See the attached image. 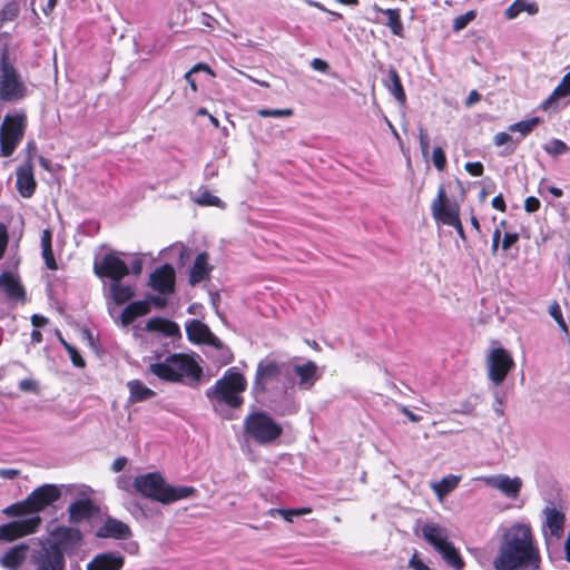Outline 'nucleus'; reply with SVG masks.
I'll use <instances>...</instances> for the list:
<instances>
[{
	"instance_id": "de8ad7c7",
	"label": "nucleus",
	"mask_w": 570,
	"mask_h": 570,
	"mask_svg": "<svg viewBox=\"0 0 570 570\" xmlns=\"http://www.w3.org/2000/svg\"><path fill=\"white\" fill-rule=\"evenodd\" d=\"M549 314L551 315V317L558 323V325L560 326V328L564 332V333H568V325L562 316V311H561V307L560 305L557 303V302H553L550 306H549Z\"/></svg>"
},
{
	"instance_id": "a18cd8bd",
	"label": "nucleus",
	"mask_w": 570,
	"mask_h": 570,
	"mask_svg": "<svg viewBox=\"0 0 570 570\" xmlns=\"http://www.w3.org/2000/svg\"><path fill=\"white\" fill-rule=\"evenodd\" d=\"M293 114H294V111L292 108H284V109L262 108V109L257 110V115L263 118H266V117H275V118L291 117Z\"/></svg>"
},
{
	"instance_id": "774afa93",
	"label": "nucleus",
	"mask_w": 570,
	"mask_h": 570,
	"mask_svg": "<svg viewBox=\"0 0 570 570\" xmlns=\"http://www.w3.org/2000/svg\"><path fill=\"white\" fill-rule=\"evenodd\" d=\"M19 474V471L16 469H1L0 476L3 479H14Z\"/></svg>"
},
{
	"instance_id": "20e7f679",
	"label": "nucleus",
	"mask_w": 570,
	"mask_h": 570,
	"mask_svg": "<svg viewBox=\"0 0 570 570\" xmlns=\"http://www.w3.org/2000/svg\"><path fill=\"white\" fill-rule=\"evenodd\" d=\"M132 488L141 497L159 502L170 504L179 500L194 497L197 490L194 487L171 485L166 482L159 472H148L134 479Z\"/></svg>"
},
{
	"instance_id": "603ef678",
	"label": "nucleus",
	"mask_w": 570,
	"mask_h": 570,
	"mask_svg": "<svg viewBox=\"0 0 570 570\" xmlns=\"http://www.w3.org/2000/svg\"><path fill=\"white\" fill-rule=\"evenodd\" d=\"M419 139H420L421 153H422L423 157L426 158L429 155L430 142H429L428 132L423 127H420V129H419Z\"/></svg>"
},
{
	"instance_id": "4c0bfd02",
	"label": "nucleus",
	"mask_w": 570,
	"mask_h": 570,
	"mask_svg": "<svg viewBox=\"0 0 570 570\" xmlns=\"http://www.w3.org/2000/svg\"><path fill=\"white\" fill-rule=\"evenodd\" d=\"M460 480V476L450 474L444 476L440 482L433 483L432 489L439 499H442L459 485Z\"/></svg>"
},
{
	"instance_id": "412c9836",
	"label": "nucleus",
	"mask_w": 570,
	"mask_h": 570,
	"mask_svg": "<svg viewBox=\"0 0 570 570\" xmlns=\"http://www.w3.org/2000/svg\"><path fill=\"white\" fill-rule=\"evenodd\" d=\"M96 535L99 538H112L122 540L131 537V530L125 522L109 517L97 530Z\"/></svg>"
},
{
	"instance_id": "aec40b11",
	"label": "nucleus",
	"mask_w": 570,
	"mask_h": 570,
	"mask_svg": "<svg viewBox=\"0 0 570 570\" xmlns=\"http://www.w3.org/2000/svg\"><path fill=\"white\" fill-rule=\"evenodd\" d=\"M421 533L423 539L432 546L435 551L450 542L448 529L436 522H425L421 527Z\"/></svg>"
},
{
	"instance_id": "58836bf2",
	"label": "nucleus",
	"mask_w": 570,
	"mask_h": 570,
	"mask_svg": "<svg viewBox=\"0 0 570 570\" xmlns=\"http://www.w3.org/2000/svg\"><path fill=\"white\" fill-rule=\"evenodd\" d=\"M312 509L308 507L299 508V509H269L267 511V515L275 518L276 515L282 517L284 520L288 522H293L294 517H301L305 514H309Z\"/></svg>"
},
{
	"instance_id": "c756f323",
	"label": "nucleus",
	"mask_w": 570,
	"mask_h": 570,
	"mask_svg": "<svg viewBox=\"0 0 570 570\" xmlns=\"http://www.w3.org/2000/svg\"><path fill=\"white\" fill-rule=\"evenodd\" d=\"M68 512L69 519L73 523L89 519L94 512L92 501L88 498L77 500L69 505Z\"/></svg>"
},
{
	"instance_id": "f3484780",
	"label": "nucleus",
	"mask_w": 570,
	"mask_h": 570,
	"mask_svg": "<svg viewBox=\"0 0 570 570\" xmlns=\"http://www.w3.org/2000/svg\"><path fill=\"white\" fill-rule=\"evenodd\" d=\"M186 333L189 341L203 343L217 348L223 347L222 341L209 330V327L198 320H191L186 324Z\"/></svg>"
},
{
	"instance_id": "4d7b16f0",
	"label": "nucleus",
	"mask_w": 570,
	"mask_h": 570,
	"mask_svg": "<svg viewBox=\"0 0 570 570\" xmlns=\"http://www.w3.org/2000/svg\"><path fill=\"white\" fill-rule=\"evenodd\" d=\"M540 200L537 197L529 196L524 200V209L528 213H535L540 208Z\"/></svg>"
},
{
	"instance_id": "393cba45",
	"label": "nucleus",
	"mask_w": 570,
	"mask_h": 570,
	"mask_svg": "<svg viewBox=\"0 0 570 570\" xmlns=\"http://www.w3.org/2000/svg\"><path fill=\"white\" fill-rule=\"evenodd\" d=\"M570 96V71L566 73L560 81V83L554 88L551 95L542 102V108L544 110L548 109H558L561 106H566L567 102H563L566 98Z\"/></svg>"
},
{
	"instance_id": "6e6552de",
	"label": "nucleus",
	"mask_w": 570,
	"mask_h": 570,
	"mask_svg": "<svg viewBox=\"0 0 570 570\" xmlns=\"http://www.w3.org/2000/svg\"><path fill=\"white\" fill-rule=\"evenodd\" d=\"M61 497V491L58 485L43 484L33 490L26 500L13 503L6 509L3 513L8 517H22L31 514V517H39L38 513L47 507L55 503Z\"/></svg>"
},
{
	"instance_id": "e2e57ef3",
	"label": "nucleus",
	"mask_w": 570,
	"mask_h": 570,
	"mask_svg": "<svg viewBox=\"0 0 570 570\" xmlns=\"http://www.w3.org/2000/svg\"><path fill=\"white\" fill-rule=\"evenodd\" d=\"M19 389L21 391H26V392L35 391L37 389V383H36V381H33L31 379H24V380L20 381Z\"/></svg>"
},
{
	"instance_id": "473e14b6",
	"label": "nucleus",
	"mask_w": 570,
	"mask_h": 570,
	"mask_svg": "<svg viewBox=\"0 0 570 570\" xmlns=\"http://www.w3.org/2000/svg\"><path fill=\"white\" fill-rule=\"evenodd\" d=\"M384 85L390 94L400 102L404 104L406 96L400 79L397 71L391 68L387 72V78L384 80Z\"/></svg>"
},
{
	"instance_id": "680f3d73",
	"label": "nucleus",
	"mask_w": 570,
	"mask_h": 570,
	"mask_svg": "<svg viewBox=\"0 0 570 570\" xmlns=\"http://www.w3.org/2000/svg\"><path fill=\"white\" fill-rule=\"evenodd\" d=\"M117 487L124 491H130L132 484L130 478L127 475H120L117 478Z\"/></svg>"
},
{
	"instance_id": "a211bd4d",
	"label": "nucleus",
	"mask_w": 570,
	"mask_h": 570,
	"mask_svg": "<svg viewBox=\"0 0 570 570\" xmlns=\"http://www.w3.org/2000/svg\"><path fill=\"white\" fill-rule=\"evenodd\" d=\"M175 285V271L169 264L155 269L149 276V286L163 294L171 293Z\"/></svg>"
},
{
	"instance_id": "ddd939ff",
	"label": "nucleus",
	"mask_w": 570,
	"mask_h": 570,
	"mask_svg": "<svg viewBox=\"0 0 570 570\" xmlns=\"http://www.w3.org/2000/svg\"><path fill=\"white\" fill-rule=\"evenodd\" d=\"M431 213L436 222L448 226L458 223V219H460V206L456 202L448 198L443 185L439 187L436 197L431 204Z\"/></svg>"
},
{
	"instance_id": "13d9d810",
	"label": "nucleus",
	"mask_w": 570,
	"mask_h": 570,
	"mask_svg": "<svg viewBox=\"0 0 570 570\" xmlns=\"http://www.w3.org/2000/svg\"><path fill=\"white\" fill-rule=\"evenodd\" d=\"M519 239V235L517 233H505L502 239V249L508 250L512 245H514Z\"/></svg>"
},
{
	"instance_id": "f8f14e48",
	"label": "nucleus",
	"mask_w": 570,
	"mask_h": 570,
	"mask_svg": "<svg viewBox=\"0 0 570 570\" xmlns=\"http://www.w3.org/2000/svg\"><path fill=\"white\" fill-rule=\"evenodd\" d=\"M487 366L489 380L498 386L513 368L514 361L507 350L497 347L490 351L487 357Z\"/></svg>"
},
{
	"instance_id": "09e8293b",
	"label": "nucleus",
	"mask_w": 570,
	"mask_h": 570,
	"mask_svg": "<svg viewBox=\"0 0 570 570\" xmlns=\"http://www.w3.org/2000/svg\"><path fill=\"white\" fill-rule=\"evenodd\" d=\"M199 70H205L207 72H210V68L205 63H197L189 71H187L184 76L185 80L189 85L193 92L197 91V85L195 79L193 78V75Z\"/></svg>"
},
{
	"instance_id": "7c9ffc66",
	"label": "nucleus",
	"mask_w": 570,
	"mask_h": 570,
	"mask_svg": "<svg viewBox=\"0 0 570 570\" xmlns=\"http://www.w3.org/2000/svg\"><path fill=\"white\" fill-rule=\"evenodd\" d=\"M127 387L129 390V402L130 403H139L147 401L156 395L155 391L146 386L139 380H131L127 382Z\"/></svg>"
},
{
	"instance_id": "a19ab883",
	"label": "nucleus",
	"mask_w": 570,
	"mask_h": 570,
	"mask_svg": "<svg viewBox=\"0 0 570 570\" xmlns=\"http://www.w3.org/2000/svg\"><path fill=\"white\" fill-rule=\"evenodd\" d=\"M540 122L538 117L521 120L509 126L510 132H519L521 137L529 135Z\"/></svg>"
},
{
	"instance_id": "3c124183",
	"label": "nucleus",
	"mask_w": 570,
	"mask_h": 570,
	"mask_svg": "<svg viewBox=\"0 0 570 570\" xmlns=\"http://www.w3.org/2000/svg\"><path fill=\"white\" fill-rule=\"evenodd\" d=\"M66 350H67L69 357L75 366H77V367L85 366V361L76 347H73L72 345H66Z\"/></svg>"
},
{
	"instance_id": "9b49d317",
	"label": "nucleus",
	"mask_w": 570,
	"mask_h": 570,
	"mask_svg": "<svg viewBox=\"0 0 570 570\" xmlns=\"http://www.w3.org/2000/svg\"><path fill=\"white\" fill-rule=\"evenodd\" d=\"M26 85L14 67L3 55L0 65V99L16 101L26 95Z\"/></svg>"
},
{
	"instance_id": "c85d7f7f",
	"label": "nucleus",
	"mask_w": 570,
	"mask_h": 570,
	"mask_svg": "<svg viewBox=\"0 0 570 570\" xmlns=\"http://www.w3.org/2000/svg\"><path fill=\"white\" fill-rule=\"evenodd\" d=\"M150 312V303L148 301H135L129 303L120 315L122 326H128L138 316L146 315Z\"/></svg>"
},
{
	"instance_id": "6e6d98bb",
	"label": "nucleus",
	"mask_w": 570,
	"mask_h": 570,
	"mask_svg": "<svg viewBox=\"0 0 570 570\" xmlns=\"http://www.w3.org/2000/svg\"><path fill=\"white\" fill-rule=\"evenodd\" d=\"M17 16V8L14 4H7L1 11H0V20H12Z\"/></svg>"
},
{
	"instance_id": "72a5a7b5",
	"label": "nucleus",
	"mask_w": 570,
	"mask_h": 570,
	"mask_svg": "<svg viewBox=\"0 0 570 570\" xmlns=\"http://www.w3.org/2000/svg\"><path fill=\"white\" fill-rule=\"evenodd\" d=\"M52 234L49 229H43L41 234V255L47 268L55 271L58 268L52 252Z\"/></svg>"
},
{
	"instance_id": "4be33fe9",
	"label": "nucleus",
	"mask_w": 570,
	"mask_h": 570,
	"mask_svg": "<svg viewBox=\"0 0 570 570\" xmlns=\"http://www.w3.org/2000/svg\"><path fill=\"white\" fill-rule=\"evenodd\" d=\"M371 9L377 13H383L386 17L385 21H382L377 18L372 19V21L386 26L394 36H404V27L402 23L400 9H383L376 3H374Z\"/></svg>"
},
{
	"instance_id": "dca6fc26",
	"label": "nucleus",
	"mask_w": 570,
	"mask_h": 570,
	"mask_svg": "<svg viewBox=\"0 0 570 570\" xmlns=\"http://www.w3.org/2000/svg\"><path fill=\"white\" fill-rule=\"evenodd\" d=\"M544 521L542 533L546 540L549 538L560 539L564 532L566 515L552 503L547 505L543 511Z\"/></svg>"
},
{
	"instance_id": "69168bd1",
	"label": "nucleus",
	"mask_w": 570,
	"mask_h": 570,
	"mask_svg": "<svg viewBox=\"0 0 570 570\" xmlns=\"http://www.w3.org/2000/svg\"><path fill=\"white\" fill-rule=\"evenodd\" d=\"M492 207L500 210V212H505V202L502 197V195H498L495 196L493 199H492Z\"/></svg>"
},
{
	"instance_id": "6ab92c4d",
	"label": "nucleus",
	"mask_w": 570,
	"mask_h": 570,
	"mask_svg": "<svg viewBox=\"0 0 570 570\" xmlns=\"http://www.w3.org/2000/svg\"><path fill=\"white\" fill-rule=\"evenodd\" d=\"M0 294L9 302H22L26 295L19 277L11 272H3L0 275Z\"/></svg>"
},
{
	"instance_id": "a878e982",
	"label": "nucleus",
	"mask_w": 570,
	"mask_h": 570,
	"mask_svg": "<svg viewBox=\"0 0 570 570\" xmlns=\"http://www.w3.org/2000/svg\"><path fill=\"white\" fill-rule=\"evenodd\" d=\"M213 271V266L209 263V256L207 253H200L196 256L193 266L189 271V283L195 286L200 282L207 279Z\"/></svg>"
},
{
	"instance_id": "e433bc0d",
	"label": "nucleus",
	"mask_w": 570,
	"mask_h": 570,
	"mask_svg": "<svg viewBox=\"0 0 570 570\" xmlns=\"http://www.w3.org/2000/svg\"><path fill=\"white\" fill-rule=\"evenodd\" d=\"M146 330L150 332H161L169 336L178 332V327L175 323L160 317L150 318L146 323Z\"/></svg>"
},
{
	"instance_id": "423d86ee",
	"label": "nucleus",
	"mask_w": 570,
	"mask_h": 570,
	"mask_svg": "<svg viewBox=\"0 0 570 570\" xmlns=\"http://www.w3.org/2000/svg\"><path fill=\"white\" fill-rule=\"evenodd\" d=\"M246 387L245 376L236 367H230L216 381L214 386L207 390L206 395L210 400L236 409L244 402L242 393Z\"/></svg>"
},
{
	"instance_id": "5fc2aeb1",
	"label": "nucleus",
	"mask_w": 570,
	"mask_h": 570,
	"mask_svg": "<svg viewBox=\"0 0 570 570\" xmlns=\"http://www.w3.org/2000/svg\"><path fill=\"white\" fill-rule=\"evenodd\" d=\"M409 567L413 570H430L428 564L419 557L417 552H414L409 561Z\"/></svg>"
},
{
	"instance_id": "864d4df0",
	"label": "nucleus",
	"mask_w": 570,
	"mask_h": 570,
	"mask_svg": "<svg viewBox=\"0 0 570 570\" xmlns=\"http://www.w3.org/2000/svg\"><path fill=\"white\" fill-rule=\"evenodd\" d=\"M464 168L471 176L474 177L482 176L484 170L483 165L480 161H469L465 164Z\"/></svg>"
},
{
	"instance_id": "f257e3e1",
	"label": "nucleus",
	"mask_w": 570,
	"mask_h": 570,
	"mask_svg": "<svg viewBox=\"0 0 570 570\" xmlns=\"http://www.w3.org/2000/svg\"><path fill=\"white\" fill-rule=\"evenodd\" d=\"M540 550L529 522H513L501 528L494 570H539Z\"/></svg>"
},
{
	"instance_id": "8fccbe9b",
	"label": "nucleus",
	"mask_w": 570,
	"mask_h": 570,
	"mask_svg": "<svg viewBox=\"0 0 570 570\" xmlns=\"http://www.w3.org/2000/svg\"><path fill=\"white\" fill-rule=\"evenodd\" d=\"M432 161L438 170H443L446 166V157L441 147H435L432 151Z\"/></svg>"
},
{
	"instance_id": "9d476101",
	"label": "nucleus",
	"mask_w": 570,
	"mask_h": 570,
	"mask_svg": "<svg viewBox=\"0 0 570 570\" xmlns=\"http://www.w3.org/2000/svg\"><path fill=\"white\" fill-rule=\"evenodd\" d=\"M26 129L24 115H7L0 129L1 156L9 157L21 141Z\"/></svg>"
},
{
	"instance_id": "052dcab7",
	"label": "nucleus",
	"mask_w": 570,
	"mask_h": 570,
	"mask_svg": "<svg viewBox=\"0 0 570 570\" xmlns=\"http://www.w3.org/2000/svg\"><path fill=\"white\" fill-rule=\"evenodd\" d=\"M311 67L314 70L321 71V72H326L327 69H328V63L325 60L321 59V58H314L311 61Z\"/></svg>"
},
{
	"instance_id": "5701e85b",
	"label": "nucleus",
	"mask_w": 570,
	"mask_h": 570,
	"mask_svg": "<svg viewBox=\"0 0 570 570\" xmlns=\"http://www.w3.org/2000/svg\"><path fill=\"white\" fill-rule=\"evenodd\" d=\"M293 372L298 377L297 384L302 390H311L321 376L317 365L312 361L304 364H295Z\"/></svg>"
},
{
	"instance_id": "bf43d9fd",
	"label": "nucleus",
	"mask_w": 570,
	"mask_h": 570,
	"mask_svg": "<svg viewBox=\"0 0 570 570\" xmlns=\"http://www.w3.org/2000/svg\"><path fill=\"white\" fill-rule=\"evenodd\" d=\"M8 244V232L3 224H0V259L3 256V253L7 248Z\"/></svg>"
},
{
	"instance_id": "cd10ccee",
	"label": "nucleus",
	"mask_w": 570,
	"mask_h": 570,
	"mask_svg": "<svg viewBox=\"0 0 570 570\" xmlns=\"http://www.w3.org/2000/svg\"><path fill=\"white\" fill-rule=\"evenodd\" d=\"M124 558L116 553H101L95 557L87 566V570H120Z\"/></svg>"
},
{
	"instance_id": "37998d69",
	"label": "nucleus",
	"mask_w": 570,
	"mask_h": 570,
	"mask_svg": "<svg viewBox=\"0 0 570 570\" xmlns=\"http://www.w3.org/2000/svg\"><path fill=\"white\" fill-rule=\"evenodd\" d=\"M476 18L475 10H469L464 14L458 16L453 20L452 28L455 32L463 30L471 21Z\"/></svg>"
},
{
	"instance_id": "bb28decb",
	"label": "nucleus",
	"mask_w": 570,
	"mask_h": 570,
	"mask_svg": "<svg viewBox=\"0 0 570 570\" xmlns=\"http://www.w3.org/2000/svg\"><path fill=\"white\" fill-rule=\"evenodd\" d=\"M105 295L116 305H122L135 296V287L131 284L121 283V281H114L110 282Z\"/></svg>"
},
{
	"instance_id": "f704fd0d",
	"label": "nucleus",
	"mask_w": 570,
	"mask_h": 570,
	"mask_svg": "<svg viewBox=\"0 0 570 570\" xmlns=\"http://www.w3.org/2000/svg\"><path fill=\"white\" fill-rule=\"evenodd\" d=\"M52 537L56 539L55 543H43L45 546H60L67 543H75L80 540V532L72 528L60 527L52 532Z\"/></svg>"
},
{
	"instance_id": "7ed1b4c3",
	"label": "nucleus",
	"mask_w": 570,
	"mask_h": 570,
	"mask_svg": "<svg viewBox=\"0 0 570 570\" xmlns=\"http://www.w3.org/2000/svg\"><path fill=\"white\" fill-rule=\"evenodd\" d=\"M0 563L11 570H63L65 557L57 546L39 542L33 547H12L0 558Z\"/></svg>"
},
{
	"instance_id": "49530a36",
	"label": "nucleus",
	"mask_w": 570,
	"mask_h": 570,
	"mask_svg": "<svg viewBox=\"0 0 570 570\" xmlns=\"http://www.w3.org/2000/svg\"><path fill=\"white\" fill-rule=\"evenodd\" d=\"M196 203L202 206L224 207V203L209 191H203L196 199Z\"/></svg>"
},
{
	"instance_id": "79ce46f5",
	"label": "nucleus",
	"mask_w": 570,
	"mask_h": 570,
	"mask_svg": "<svg viewBox=\"0 0 570 570\" xmlns=\"http://www.w3.org/2000/svg\"><path fill=\"white\" fill-rule=\"evenodd\" d=\"M493 140L494 144L499 147L509 146L510 151L512 153L515 149L517 145L521 141V138L514 139L509 132L501 131L494 136Z\"/></svg>"
},
{
	"instance_id": "39448f33",
	"label": "nucleus",
	"mask_w": 570,
	"mask_h": 570,
	"mask_svg": "<svg viewBox=\"0 0 570 570\" xmlns=\"http://www.w3.org/2000/svg\"><path fill=\"white\" fill-rule=\"evenodd\" d=\"M149 372L163 381L197 383L203 370L191 356L173 354L164 362L150 364Z\"/></svg>"
},
{
	"instance_id": "c9c22d12",
	"label": "nucleus",
	"mask_w": 570,
	"mask_h": 570,
	"mask_svg": "<svg viewBox=\"0 0 570 570\" xmlns=\"http://www.w3.org/2000/svg\"><path fill=\"white\" fill-rule=\"evenodd\" d=\"M436 552L441 554L442 559L446 562L448 566L454 568L455 570L463 569L464 561L451 541Z\"/></svg>"
},
{
	"instance_id": "0e129e2a",
	"label": "nucleus",
	"mask_w": 570,
	"mask_h": 570,
	"mask_svg": "<svg viewBox=\"0 0 570 570\" xmlns=\"http://www.w3.org/2000/svg\"><path fill=\"white\" fill-rule=\"evenodd\" d=\"M48 322V318L42 315L33 314L31 316V324L33 325V327H36L35 330H38L39 327L47 325Z\"/></svg>"
},
{
	"instance_id": "f03ea898",
	"label": "nucleus",
	"mask_w": 570,
	"mask_h": 570,
	"mask_svg": "<svg viewBox=\"0 0 570 570\" xmlns=\"http://www.w3.org/2000/svg\"><path fill=\"white\" fill-rule=\"evenodd\" d=\"M293 383L285 366L273 357H265L257 364L252 394L256 401L266 403L279 415L296 412Z\"/></svg>"
},
{
	"instance_id": "ea45409f",
	"label": "nucleus",
	"mask_w": 570,
	"mask_h": 570,
	"mask_svg": "<svg viewBox=\"0 0 570 570\" xmlns=\"http://www.w3.org/2000/svg\"><path fill=\"white\" fill-rule=\"evenodd\" d=\"M161 253L164 257L175 258L178 265H185L186 263L187 248L181 243L173 244Z\"/></svg>"
},
{
	"instance_id": "1a4fd4ad",
	"label": "nucleus",
	"mask_w": 570,
	"mask_h": 570,
	"mask_svg": "<svg viewBox=\"0 0 570 570\" xmlns=\"http://www.w3.org/2000/svg\"><path fill=\"white\" fill-rule=\"evenodd\" d=\"M244 432L258 444H269L283 433V428L263 411L249 413L244 419Z\"/></svg>"
},
{
	"instance_id": "2eb2a0df",
	"label": "nucleus",
	"mask_w": 570,
	"mask_h": 570,
	"mask_svg": "<svg viewBox=\"0 0 570 570\" xmlns=\"http://www.w3.org/2000/svg\"><path fill=\"white\" fill-rule=\"evenodd\" d=\"M41 523L40 517L23 518L0 525V540L13 541L35 533Z\"/></svg>"
},
{
	"instance_id": "338daca9",
	"label": "nucleus",
	"mask_w": 570,
	"mask_h": 570,
	"mask_svg": "<svg viewBox=\"0 0 570 570\" xmlns=\"http://www.w3.org/2000/svg\"><path fill=\"white\" fill-rule=\"evenodd\" d=\"M127 464V459L124 456L117 458L111 465L114 472H120Z\"/></svg>"
},
{
	"instance_id": "0eeeda50",
	"label": "nucleus",
	"mask_w": 570,
	"mask_h": 570,
	"mask_svg": "<svg viewBox=\"0 0 570 570\" xmlns=\"http://www.w3.org/2000/svg\"><path fill=\"white\" fill-rule=\"evenodd\" d=\"M122 256L125 253L109 252L95 259L94 272L100 278H109L110 282L121 281L129 274L139 276L142 272V259L138 255H134L129 264Z\"/></svg>"
},
{
	"instance_id": "c03bdc74",
	"label": "nucleus",
	"mask_w": 570,
	"mask_h": 570,
	"mask_svg": "<svg viewBox=\"0 0 570 570\" xmlns=\"http://www.w3.org/2000/svg\"><path fill=\"white\" fill-rule=\"evenodd\" d=\"M544 150L552 156L563 155L569 150V147L566 142L560 139H552L548 144L544 145Z\"/></svg>"
},
{
	"instance_id": "b1692460",
	"label": "nucleus",
	"mask_w": 570,
	"mask_h": 570,
	"mask_svg": "<svg viewBox=\"0 0 570 570\" xmlns=\"http://www.w3.org/2000/svg\"><path fill=\"white\" fill-rule=\"evenodd\" d=\"M17 188L23 198H30L36 190L32 165L30 161L17 169Z\"/></svg>"
},
{
	"instance_id": "2f4dec72",
	"label": "nucleus",
	"mask_w": 570,
	"mask_h": 570,
	"mask_svg": "<svg viewBox=\"0 0 570 570\" xmlns=\"http://www.w3.org/2000/svg\"><path fill=\"white\" fill-rule=\"evenodd\" d=\"M521 12H527L534 16L539 12V6L535 2L527 0H514L504 11V17L508 20L515 19Z\"/></svg>"
},
{
	"instance_id": "4468645a",
	"label": "nucleus",
	"mask_w": 570,
	"mask_h": 570,
	"mask_svg": "<svg viewBox=\"0 0 570 570\" xmlns=\"http://www.w3.org/2000/svg\"><path fill=\"white\" fill-rule=\"evenodd\" d=\"M475 480L483 482L487 487L499 491L507 499L515 500L523 488V481L520 476H510L504 473L492 475H481Z\"/></svg>"
}]
</instances>
